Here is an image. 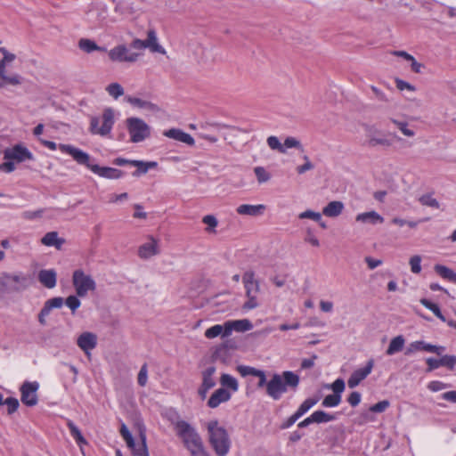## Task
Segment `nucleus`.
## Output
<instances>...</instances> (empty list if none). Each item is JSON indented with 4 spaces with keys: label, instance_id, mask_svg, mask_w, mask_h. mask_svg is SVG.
Segmentation results:
<instances>
[{
    "label": "nucleus",
    "instance_id": "obj_1",
    "mask_svg": "<svg viewBox=\"0 0 456 456\" xmlns=\"http://www.w3.org/2000/svg\"><path fill=\"white\" fill-rule=\"evenodd\" d=\"M59 149L63 153L70 155L77 164L86 166L93 173L98 175L99 176L108 179H118L124 175L123 171L119 169L108 167H100L97 164H93L91 162V156L88 153L74 147L73 145L61 143Z\"/></svg>",
    "mask_w": 456,
    "mask_h": 456
},
{
    "label": "nucleus",
    "instance_id": "obj_2",
    "mask_svg": "<svg viewBox=\"0 0 456 456\" xmlns=\"http://www.w3.org/2000/svg\"><path fill=\"white\" fill-rule=\"evenodd\" d=\"M299 382V376L293 371L285 370L281 374L273 373L268 380L266 395L273 400L278 401L283 394L289 390L295 392Z\"/></svg>",
    "mask_w": 456,
    "mask_h": 456
},
{
    "label": "nucleus",
    "instance_id": "obj_3",
    "mask_svg": "<svg viewBox=\"0 0 456 456\" xmlns=\"http://www.w3.org/2000/svg\"><path fill=\"white\" fill-rule=\"evenodd\" d=\"M32 279L22 272L2 273L0 274V295L20 293L30 287Z\"/></svg>",
    "mask_w": 456,
    "mask_h": 456
},
{
    "label": "nucleus",
    "instance_id": "obj_4",
    "mask_svg": "<svg viewBox=\"0 0 456 456\" xmlns=\"http://www.w3.org/2000/svg\"><path fill=\"white\" fill-rule=\"evenodd\" d=\"M209 443L217 456H225L230 450L231 441L226 429L217 420H211L207 425Z\"/></svg>",
    "mask_w": 456,
    "mask_h": 456
},
{
    "label": "nucleus",
    "instance_id": "obj_5",
    "mask_svg": "<svg viewBox=\"0 0 456 456\" xmlns=\"http://www.w3.org/2000/svg\"><path fill=\"white\" fill-rule=\"evenodd\" d=\"M175 433L183 441L185 448L197 445L202 439L197 430L187 421L179 419V416L175 414V419H171Z\"/></svg>",
    "mask_w": 456,
    "mask_h": 456
},
{
    "label": "nucleus",
    "instance_id": "obj_6",
    "mask_svg": "<svg viewBox=\"0 0 456 456\" xmlns=\"http://www.w3.org/2000/svg\"><path fill=\"white\" fill-rule=\"evenodd\" d=\"M126 127L133 142H141L151 135V127L139 118H128Z\"/></svg>",
    "mask_w": 456,
    "mask_h": 456
},
{
    "label": "nucleus",
    "instance_id": "obj_7",
    "mask_svg": "<svg viewBox=\"0 0 456 456\" xmlns=\"http://www.w3.org/2000/svg\"><path fill=\"white\" fill-rule=\"evenodd\" d=\"M100 119L97 117H92L90 120V132L102 136L108 135L114 125V111L110 108H107L102 113V124L99 126Z\"/></svg>",
    "mask_w": 456,
    "mask_h": 456
},
{
    "label": "nucleus",
    "instance_id": "obj_8",
    "mask_svg": "<svg viewBox=\"0 0 456 456\" xmlns=\"http://www.w3.org/2000/svg\"><path fill=\"white\" fill-rule=\"evenodd\" d=\"M72 283L77 296L80 297H86L88 291H94L96 289V283L94 279L80 269L74 271Z\"/></svg>",
    "mask_w": 456,
    "mask_h": 456
},
{
    "label": "nucleus",
    "instance_id": "obj_9",
    "mask_svg": "<svg viewBox=\"0 0 456 456\" xmlns=\"http://www.w3.org/2000/svg\"><path fill=\"white\" fill-rule=\"evenodd\" d=\"M110 61L116 62H135L140 53H131L126 45H118L108 52Z\"/></svg>",
    "mask_w": 456,
    "mask_h": 456
},
{
    "label": "nucleus",
    "instance_id": "obj_10",
    "mask_svg": "<svg viewBox=\"0 0 456 456\" xmlns=\"http://www.w3.org/2000/svg\"><path fill=\"white\" fill-rule=\"evenodd\" d=\"M4 159L21 163L26 160H34V156L28 148L19 143L15 144L12 148H7L4 151Z\"/></svg>",
    "mask_w": 456,
    "mask_h": 456
},
{
    "label": "nucleus",
    "instance_id": "obj_11",
    "mask_svg": "<svg viewBox=\"0 0 456 456\" xmlns=\"http://www.w3.org/2000/svg\"><path fill=\"white\" fill-rule=\"evenodd\" d=\"M39 384L37 381H25L20 387V400L27 406H35L37 403V391Z\"/></svg>",
    "mask_w": 456,
    "mask_h": 456
},
{
    "label": "nucleus",
    "instance_id": "obj_12",
    "mask_svg": "<svg viewBox=\"0 0 456 456\" xmlns=\"http://www.w3.org/2000/svg\"><path fill=\"white\" fill-rule=\"evenodd\" d=\"M374 366V360L370 359L364 368L355 370L347 380L350 388L357 387L371 372Z\"/></svg>",
    "mask_w": 456,
    "mask_h": 456
},
{
    "label": "nucleus",
    "instance_id": "obj_13",
    "mask_svg": "<svg viewBox=\"0 0 456 456\" xmlns=\"http://www.w3.org/2000/svg\"><path fill=\"white\" fill-rule=\"evenodd\" d=\"M366 144L369 147H376L378 145H381L383 147H389L392 145V142L381 134L380 132L373 129L370 126H367L366 128Z\"/></svg>",
    "mask_w": 456,
    "mask_h": 456
},
{
    "label": "nucleus",
    "instance_id": "obj_14",
    "mask_svg": "<svg viewBox=\"0 0 456 456\" xmlns=\"http://www.w3.org/2000/svg\"><path fill=\"white\" fill-rule=\"evenodd\" d=\"M77 345L86 355H89L90 351L97 346V336L93 332H83L77 338Z\"/></svg>",
    "mask_w": 456,
    "mask_h": 456
},
{
    "label": "nucleus",
    "instance_id": "obj_15",
    "mask_svg": "<svg viewBox=\"0 0 456 456\" xmlns=\"http://www.w3.org/2000/svg\"><path fill=\"white\" fill-rule=\"evenodd\" d=\"M148 242L143 243L139 247L138 256L142 259H149L150 257L159 254L158 240L153 237L149 238Z\"/></svg>",
    "mask_w": 456,
    "mask_h": 456
},
{
    "label": "nucleus",
    "instance_id": "obj_16",
    "mask_svg": "<svg viewBox=\"0 0 456 456\" xmlns=\"http://www.w3.org/2000/svg\"><path fill=\"white\" fill-rule=\"evenodd\" d=\"M253 328L251 322L248 319L225 322V334L230 336L233 330L244 332Z\"/></svg>",
    "mask_w": 456,
    "mask_h": 456
},
{
    "label": "nucleus",
    "instance_id": "obj_17",
    "mask_svg": "<svg viewBox=\"0 0 456 456\" xmlns=\"http://www.w3.org/2000/svg\"><path fill=\"white\" fill-rule=\"evenodd\" d=\"M144 44L145 48H148L151 53H159L160 54L167 53L165 48L159 44L156 31L153 28L148 30L147 38L144 40Z\"/></svg>",
    "mask_w": 456,
    "mask_h": 456
},
{
    "label": "nucleus",
    "instance_id": "obj_18",
    "mask_svg": "<svg viewBox=\"0 0 456 456\" xmlns=\"http://www.w3.org/2000/svg\"><path fill=\"white\" fill-rule=\"evenodd\" d=\"M38 281L47 289H53L56 286L57 274L53 269H44L38 273Z\"/></svg>",
    "mask_w": 456,
    "mask_h": 456
},
{
    "label": "nucleus",
    "instance_id": "obj_19",
    "mask_svg": "<svg viewBox=\"0 0 456 456\" xmlns=\"http://www.w3.org/2000/svg\"><path fill=\"white\" fill-rule=\"evenodd\" d=\"M231 398V394L225 388L216 390L208 401V406L216 408L220 403L227 402Z\"/></svg>",
    "mask_w": 456,
    "mask_h": 456
},
{
    "label": "nucleus",
    "instance_id": "obj_20",
    "mask_svg": "<svg viewBox=\"0 0 456 456\" xmlns=\"http://www.w3.org/2000/svg\"><path fill=\"white\" fill-rule=\"evenodd\" d=\"M164 135L174 140L186 143L187 145H194V139L191 134L182 131L181 129L172 128L164 132Z\"/></svg>",
    "mask_w": 456,
    "mask_h": 456
},
{
    "label": "nucleus",
    "instance_id": "obj_21",
    "mask_svg": "<svg viewBox=\"0 0 456 456\" xmlns=\"http://www.w3.org/2000/svg\"><path fill=\"white\" fill-rule=\"evenodd\" d=\"M265 210V206L263 204H259V205L242 204V205H240L236 209L238 214L242 215V216H261Z\"/></svg>",
    "mask_w": 456,
    "mask_h": 456
},
{
    "label": "nucleus",
    "instance_id": "obj_22",
    "mask_svg": "<svg viewBox=\"0 0 456 456\" xmlns=\"http://www.w3.org/2000/svg\"><path fill=\"white\" fill-rule=\"evenodd\" d=\"M355 220L356 222L370 224L373 225L382 224L384 222L383 216H381L378 212L374 210L358 214L355 217Z\"/></svg>",
    "mask_w": 456,
    "mask_h": 456
},
{
    "label": "nucleus",
    "instance_id": "obj_23",
    "mask_svg": "<svg viewBox=\"0 0 456 456\" xmlns=\"http://www.w3.org/2000/svg\"><path fill=\"white\" fill-rule=\"evenodd\" d=\"M126 101L134 107L143 109L151 112H156L159 110V107L156 104L137 97L127 95L126 96Z\"/></svg>",
    "mask_w": 456,
    "mask_h": 456
},
{
    "label": "nucleus",
    "instance_id": "obj_24",
    "mask_svg": "<svg viewBox=\"0 0 456 456\" xmlns=\"http://www.w3.org/2000/svg\"><path fill=\"white\" fill-rule=\"evenodd\" d=\"M344 209V204L341 201L334 200L328 203L322 209V214L328 217L338 216Z\"/></svg>",
    "mask_w": 456,
    "mask_h": 456
},
{
    "label": "nucleus",
    "instance_id": "obj_25",
    "mask_svg": "<svg viewBox=\"0 0 456 456\" xmlns=\"http://www.w3.org/2000/svg\"><path fill=\"white\" fill-rule=\"evenodd\" d=\"M405 339L403 336L399 335L391 339L389 346L386 351L387 355H394L403 350Z\"/></svg>",
    "mask_w": 456,
    "mask_h": 456
},
{
    "label": "nucleus",
    "instance_id": "obj_26",
    "mask_svg": "<svg viewBox=\"0 0 456 456\" xmlns=\"http://www.w3.org/2000/svg\"><path fill=\"white\" fill-rule=\"evenodd\" d=\"M130 165L138 167V169L133 173L134 176H138L141 174L147 173L149 169L156 167L158 163L155 161L144 162L142 160H132Z\"/></svg>",
    "mask_w": 456,
    "mask_h": 456
},
{
    "label": "nucleus",
    "instance_id": "obj_27",
    "mask_svg": "<svg viewBox=\"0 0 456 456\" xmlns=\"http://www.w3.org/2000/svg\"><path fill=\"white\" fill-rule=\"evenodd\" d=\"M41 242L45 246H55L57 248H61L64 240L59 239L56 232H49L42 238Z\"/></svg>",
    "mask_w": 456,
    "mask_h": 456
},
{
    "label": "nucleus",
    "instance_id": "obj_28",
    "mask_svg": "<svg viewBox=\"0 0 456 456\" xmlns=\"http://www.w3.org/2000/svg\"><path fill=\"white\" fill-rule=\"evenodd\" d=\"M434 269L436 273L442 278L456 284V273H454L452 269L442 265H436Z\"/></svg>",
    "mask_w": 456,
    "mask_h": 456
},
{
    "label": "nucleus",
    "instance_id": "obj_29",
    "mask_svg": "<svg viewBox=\"0 0 456 456\" xmlns=\"http://www.w3.org/2000/svg\"><path fill=\"white\" fill-rule=\"evenodd\" d=\"M216 372V368L214 366H210L207 368L202 373V384L201 386L211 389L216 386V381L213 378L214 373Z\"/></svg>",
    "mask_w": 456,
    "mask_h": 456
},
{
    "label": "nucleus",
    "instance_id": "obj_30",
    "mask_svg": "<svg viewBox=\"0 0 456 456\" xmlns=\"http://www.w3.org/2000/svg\"><path fill=\"white\" fill-rule=\"evenodd\" d=\"M419 302L423 306L430 310L438 319L447 323L448 320H446L445 316L442 314L438 305L427 298H421Z\"/></svg>",
    "mask_w": 456,
    "mask_h": 456
},
{
    "label": "nucleus",
    "instance_id": "obj_31",
    "mask_svg": "<svg viewBox=\"0 0 456 456\" xmlns=\"http://www.w3.org/2000/svg\"><path fill=\"white\" fill-rule=\"evenodd\" d=\"M78 46L82 51L88 53L94 51H106L105 48L98 46L94 41L87 38H81L78 41Z\"/></svg>",
    "mask_w": 456,
    "mask_h": 456
},
{
    "label": "nucleus",
    "instance_id": "obj_32",
    "mask_svg": "<svg viewBox=\"0 0 456 456\" xmlns=\"http://www.w3.org/2000/svg\"><path fill=\"white\" fill-rule=\"evenodd\" d=\"M67 426L69 428L71 436L75 439L76 443L80 447H82V445L87 444L86 440L84 438L79 428L71 420L68 421Z\"/></svg>",
    "mask_w": 456,
    "mask_h": 456
},
{
    "label": "nucleus",
    "instance_id": "obj_33",
    "mask_svg": "<svg viewBox=\"0 0 456 456\" xmlns=\"http://www.w3.org/2000/svg\"><path fill=\"white\" fill-rule=\"evenodd\" d=\"M218 336H222L223 338L228 337L225 334V322L224 325L216 324L205 331V337L208 338H215Z\"/></svg>",
    "mask_w": 456,
    "mask_h": 456
},
{
    "label": "nucleus",
    "instance_id": "obj_34",
    "mask_svg": "<svg viewBox=\"0 0 456 456\" xmlns=\"http://www.w3.org/2000/svg\"><path fill=\"white\" fill-rule=\"evenodd\" d=\"M141 440L142 443L138 445H136L134 441V446L129 448L132 450L134 456H149L145 435L141 434Z\"/></svg>",
    "mask_w": 456,
    "mask_h": 456
},
{
    "label": "nucleus",
    "instance_id": "obj_35",
    "mask_svg": "<svg viewBox=\"0 0 456 456\" xmlns=\"http://www.w3.org/2000/svg\"><path fill=\"white\" fill-rule=\"evenodd\" d=\"M319 401L318 397H311L305 399L295 411L298 418H301L313 406H314Z\"/></svg>",
    "mask_w": 456,
    "mask_h": 456
},
{
    "label": "nucleus",
    "instance_id": "obj_36",
    "mask_svg": "<svg viewBox=\"0 0 456 456\" xmlns=\"http://www.w3.org/2000/svg\"><path fill=\"white\" fill-rule=\"evenodd\" d=\"M312 417L314 423H327L336 419V415L327 413L323 411H316L312 413Z\"/></svg>",
    "mask_w": 456,
    "mask_h": 456
},
{
    "label": "nucleus",
    "instance_id": "obj_37",
    "mask_svg": "<svg viewBox=\"0 0 456 456\" xmlns=\"http://www.w3.org/2000/svg\"><path fill=\"white\" fill-rule=\"evenodd\" d=\"M419 201L423 206L430 207L436 209L439 208L440 207L439 202L435 198H433L432 194L429 193L420 196L419 198Z\"/></svg>",
    "mask_w": 456,
    "mask_h": 456
},
{
    "label": "nucleus",
    "instance_id": "obj_38",
    "mask_svg": "<svg viewBox=\"0 0 456 456\" xmlns=\"http://www.w3.org/2000/svg\"><path fill=\"white\" fill-rule=\"evenodd\" d=\"M64 299L61 297H56L46 300L44 304V307L51 313L54 308H61L63 305Z\"/></svg>",
    "mask_w": 456,
    "mask_h": 456
},
{
    "label": "nucleus",
    "instance_id": "obj_39",
    "mask_svg": "<svg viewBox=\"0 0 456 456\" xmlns=\"http://www.w3.org/2000/svg\"><path fill=\"white\" fill-rule=\"evenodd\" d=\"M341 402V395L332 394L328 395L324 397L322 400V405L323 407H336L338 406Z\"/></svg>",
    "mask_w": 456,
    "mask_h": 456
},
{
    "label": "nucleus",
    "instance_id": "obj_40",
    "mask_svg": "<svg viewBox=\"0 0 456 456\" xmlns=\"http://www.w3.org/2000/svg\"><path fill=\"white\" fill-rule=\"evenodd\" d=\"M421 344L422 351L434 353L436 354L437 355H442V354L445 351V347L442 346L432 345L423 340H421Z\"/></svg>",
    "mask_w": 456,
    "mask_h": 456
},
{
    "label": "nucleus",
    "instance_id": "obj_41",
    "mask_svg": "<svg viewBox=\"0 0 456 456\" xmlns=\"http://www.w3.org/2000/svg\"><path fill=\"white\" fill-rule=\"evenodd\" d=\"M421 344L422 351L434 353L436 354L437 355H442V354L445 351V347L442 346L432 345L423 340H421Z\"/></svg>",
    "mask_w": 456,
    "mask_h": 456
},
{
    "label": "nucleus",
    "instance_id": "obj_42",
    "mask_svg": "<svg viewBox=\"0 0 456 456\" xmlns=\"http://www.w3.org/2000/svg\"><path fill=\"white\" fill-rule=\"evenodd\" d=\"M221 383L223 386H225L231 388L233 391L238 390V381L235 378L229 374H223L221 377Z\"/></svg>",
    "mask_w": 456,
    "mask_h": 456
},
{
    "label": "nucleus",
    "instance_id": "obj_43",
    "mask_svg": "<svg viewBox=\"0 0 456 456\" xmlns=\"http://www.w3.org/2000/svg\"><path fill=\"white\" fill-rule=\"evenodd\" d=\"M106 91L114 99H118L119 96L124 94V89L118 83L110 84L107 86Z\"/></svg>",
    "mask_w": 456,
    "mask_h": 456
},
{
    "label": "nucleus",
    "instance_id": "obj_44",
    "mask_svg": "<svg viewBox=\"0 0 456 456\" xmlns=\"http://www.w3.org/2000/svg\"><path fill=\"white\" fill-rule=\"evenodd\" d=\"M186 449L189 451L191 456H209V453L204 447L203 441L198 443L195 446H191Z\"/></svg>",
    "mask_w": 456,
    "mask_h": 456
},
{
    "label": "nucleus",
    "instance_id": "obj_45",
    "mask_svg": "<svg viewBox=\"0 0 456 456\" xmlns=\"http://www.w3.org/2000/svg\"><path fill=\"white\" fill-rule=\"evenodd\" d=\"M392 122L398 127V129L408 137H412L415 135V132L410 128H408V124L405 121H399L396 119H392Z\"/></svg>",
    "mask_w": 456,
    "mask_h": 456
},
{
    "label": "nucleus",
    "instance_id": "obj_46",
    "mask_svg": "<svg viewBox=\"0 0 456 456\" xmlns=\"http://www.w3.org/2000/svg\"><path fill=\"white\" fill-rule=\"evenodd\" d=\"M202 222L208 226L206 231L208 232H214V229L217 226L218 221L213 215H207L202 218Z\"/></svg>",
    "mask_w": 456,
    "mask_h": 456
},
{
    "label": "nucleus",
    "instance_id": "obj_47",
    "mask_svg": "<svg viewBox=\"0 0 456 456\" xmlns=\"http://www.w3.org/2000/svg\"><path fill=\"white\" fill-rule=\"evenodd\" d=\"M267 144L272 150H276L281 153H285L286 150L276 136H269L267 138Z\"/></svg>",
    "mask_w": 456,
    "mask_h": 456
},
{
    "label": "nucleus",
    "instance_id": "obj_48",
    "mask_svg": "<svg viewBox=\"0 0 456 456\" xmlns=\"http://www.w3.org/2000/svg\"><path fill=\"white\" fill-rule=\"evenodd\" d=\"M66 305L71 310L72 314H75V312L80 307L81 302L78 299L77 296H69L65 299Z\"/></svg>",
    "mask_w": 456,
    "mask_h": 456
},
{
    "label": "nucleus",
    "instance_id": "obj_49",
    "mask_svg": "<svg viewBox=\"0 0 456 456\" xmlns=\"http://www.w3.org/2000/svg\"><path fill=\"white\" fill-rule=\"evenodd\" d=\"M4 403H5L4 406H6V411L9 415L14 413L18 410L19 405H20L18 399H16L14 397L6 398L4 400Z\"/></svg>",
    "mask_w": 456,
    "mask_h": 456
},
{
    "label": "nucleus",
    "instance_id": "obj_50",
    "mask_svg": "<svg viewBox=\"0 0 456 456\" xmlns=\"http://www.w3.org/2000/svg\"><path fill=\"white\" fill-rule=\"evenodd\" d=\"M258 183H263L270 179V174L262 167H256L254 169Z\"/></svg>",
    "mask_w": 456,
    "mask_h": 456
},
{
    "label": "nucleus",
    "instance_id": "obj_51",
    "mask_svg": "<svg viewBox=\"0 0 456 456\" xmlns=\"http://www.w3.org/2000/svg\"><path fill=\"white\" fill-rule=\"evenodd\" d=\"M120 435L122 436L123 439L126 441L128 447L134 446V437L130 431L128 430L127 427L123 423L120 428Z\"/></svg>",
    "mask_w": 456,
    "mask_h": 456
},
{
    "label": "nucleus",
    "instance_id": "obj_52",
    "mask_svg": "<svg viewBox=\"0 0 456 456\" xmlns=\"http://www.w3.org/2000/svg\"><path fill=\"white\" fill-rule=\"evenodd\" d=\"M441 366L452 370L456 365V356L445 354L440 358Z\"/></svg>",
    "mask_w": 456,
    "mask_h": 456
},
{
    "label": "nucleus",
    "instance_id": "obj_53",
    "mask_svg": "<svg viewBox=\"0 0 456 456\" xmlns=\"http://www.w3.org/2000/svg\"><path fill=\"white\" fill-rule=\"evenodd\" d=\"M283 146L285 150L287 148H296L300 150L301 151H304L301 142L295 137H287L284 141Z\"/></svg>",
    "mask_w": 456,
    "mask_h": 456
},
{
    "label": "nucleus",
    "instance_id": "obj_54",
    "mask_svg": "<svg viewBox=\"0 0 456 456\" xmlns=\"http://www.w3.org/2000/svg\"><path fill=\"white\" fill-rule=\"evenodd\" d=\"M300 219L309 218L316 222H320L322 220V216L318 212H314L313 210H305L299 214L298 216Z\"/></svg>",
    "mask_w": 456,
    "mask_h": 456
},
{
    "label": "nucleus",
    "instance_id": "obj_55",
    "mask_svg": "<svg viewBox=\"0 0 456 456\" xmlns=\"http://www.w3.org/2000/svg\"><path fill=\"white\" fill-rule=\"evenodd\" d=\"M421 257L419 256H413L410 259L411 271L413 273H419L421 271Z\"/></svg>",
    "mask_w": 456,
    "mask_h": 456
},
{
    "label": "nucleus",
    "instance_id": "obj_56",
    "mask_svg": "<svg viewBox=\"0 0 456 456\" xmlns=\"http://www.w3.org/2000/svg\"><path fill=\"white\" fill-rule=\"evenodd\" d=\"M43 213H44V209H37V210H34V211L28 210V211H24L21 216L24 219L34 220V219L41 218L43 216Z\"/></svg>",
    "mask_w": 456,
    "mask_h": 456
},
{
    "label": "nucleus",
    "instance_id": "obj_57",
    "mask_svg": "<svg viewBox=\"0 0 456 456\" xmlns=\"http://www.w3.org/2000/svg\"><path fill=\"white\" fill-rule=\"evenodd\" d=\"M237 370L242 377H246L249 375L255 376L257 371V369L246 365H239L237 367Z\"/></svg>",
    "mask_w": 456,
    "mask_h": 456
},
{
    "label": "nucleus",
    "instance_id": "obj_58",
    "mask_svg": "<svg viewBox=\"0 0 456 456\" xmlns=\"http://www.w3.org/2000/svg\"><path fill=\"white\" fill-rule=\"evenodd\" d=\"M246 296L257 295L260 291V284L258 281H256L250 284L244 285Z\"/></svg>",
    "mask_w": 456,
    "mask_h": 456
},
{
    "label": "nucleus",
    "instance_id": "obj_59",
    "mask_svg": "<svg viewBox=\"0 0 456 456\" xmlns=\"http://www.w3.org/2000/svg\"><path fill=\"white\" fill-rule=\"evenodd\" d=\"M330 388L333 390V394L339 395L345 390V381L342 379H337L331 385Z\"/></svg>",
    "mask_w": 456,
    "mask_h": 456
},
{
    "label": "nucleus",
    "instance_id": "obj_60",
    "mask_svg": "<svg viewBox=\"0 0 456 456\" xmlns=\"http://www.w3.org/2000/svg\"><path fill=\"white\" fill-rule=\"evenodd\" d=\"M388 406L389 402L387 400H383L370 406V411L380 413L385 411L388 408Z\"/></svg>",
    "mask_w": 456,
    "mask_h": 456
},
{
    "label": "nucleus",
    "instance_id": "obj_61",
    "mask_svg": "<svg viewBox=\"0 0 456 456\" xmlns=\"http://www.w3.org/2000/svg\"><path fill=\"white\" fill-rule=\"evenodd\" d=\"M248 300L243 305V309L245 310H252L258 306V301L256 298V295L246 296Z\"/></svg>",
    "mask_w": 456,
    "mask_h": 456
},
{
    "label": "nucleus",
    "instance_id": "obj_62",
    "mask_svg": "<svg viewBox=\"0 0 456 456\" xmlns=\"http://www.w3.org/2000/svg\"><path fill=\"white\" fill-rule=\"evenodd\" d=\"M396 87L400 91L403 90H409L411 92H414L416 90L415 86L401 79V78H395V80Z\"/></svg>",
    "mask_w": 456,
    "mask_h": 456
},
{
    "label": "nucleus",
    "instance_id": "obj_63",
    "mask_svg": "<svg viewBox=\"0 0 456 456\" xmlns=\"http://www.w3.org/2000/svg\"><path fill=\"white\" fill-rule=\"evenodd\" d=\"M148 379V370H147V364L144 363L138 373V384L142 387H144L147 383Z\"/></svg>",
    "mask_w": 456,
    "mask_h": 456
},
{
    "label": "nucleus",
    "instance_id": "obj_64",
    "mask_svg": "<svg viewBox=\"0 0 456 456\" xmlns=\"http://www.w3.org/2000/svg\"><path fill=\"white\" fill-rule=\"evenodd\" d=\"M421 345H422L421 344V340L411 342L407 346L404 354L406 355H411V354H413L414 353H416L418 351H422Z\"/></svg>",
    "mask_w": 456,
    "mask_h": 456
}]
</instances>
